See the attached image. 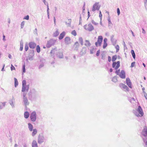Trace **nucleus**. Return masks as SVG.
Returning <instances> with one entry per match:
<instances>
[{"mask_svg":"<svg viewBox=\"0 0 147 147\" xmlns=\"http://www.w3.org/2000/svg\"><path fill=\"white\" fill-rule=\"evenodd\" d=\"M112 80L114 82H116L117 81V77L116 76H114L112 79Z\"/></svg>","mask_w":147,"mask_h":147,"instance_id":"nucleus-36","label":"nucleus"},{"mask_svg":"<svg viewBox=\"0 0 147 147\" xmlns=\"http://www.w3.org/2000/svg\"><path fill=\"white\" fill-rule=\"evenodd\" d=\"M111 17L109 16H108V26H110L112 25V23L111 21Z\"/></svg>","mask_w":147,"mask_h":147,"instance_id":"nucleus-27","label":"nucleus"},{"mask_svg":"<svg viewBox=\"0 0 147 147\" xmlns=\"http://www.w3.org/2000/svg\"><path fill=\"white\" fill-rule=\"evenodd\" d=\"M32 147H38V144L36 141L34 140L32 143Z\"/></svg>","mask_w":147,"mask_h":147,"instance_id":"nucleus-22","label":"nucleus"},{"mask_svg":"<svg viewBox=\"0 0 147 147\" xmlns=\"http://www.w3.org/2000/svg\"><path fill=\"white\" fill-rule=\"evenodd\" d=\"M59 34V32L57 30L53 34V36L54 37H56L58 36Z\"/></svg>","mask_w":147,"mask_h":147,"instance_id":"nucleus-33","label":"nucleus"},{"mask_svg":"<svg viewBox=\"0 0 147 147\" xmlns=\"http://www.w3.org/2000/svg\"><path fill=\"white\" fill-rule=\"evenodd\" d=\"M28 45L30 48L32 49H34L36 46V44L33 42H30Z\"/></svg>","mask_w":147,"mask_h":147,"instance_id":"nucleus-18","label":"nucleus"},{"mask_svg":"<svg viewBox=\"0 0 147 147\" xmlns=\"http://www.w3.org/2000/svg\"><path fill=\"white\" fill-rule=\"evenodd\" d=\"M29 116V113L28 111H26L24 114V117L26 119H27L28 118Z\"/></svg>","mask_w":147,"mask_h":147,"instance_id":"nucleus-26","label":"nucleus"},{"mask_svg":"<svg viewBox=\"0 0 147 147\" xmlns=\"http://www.w3.org/2000/svg\"><path fill=\"white\" fill-rule=\"evenodd\" d=\"M22 72L23 73H25L26 72L25 65V63H24L22 65Z\"/></svg>","mask_w":147,"mask_h":147,"instance_id":"nucleus-40","label":"nucleus"},{"mask_svg":"<svg viewBox=\"0 0 147 147\" xmlns=\"http://www.w3.org/2000/svg\"><path fill=\"white\" fill-rule=\"evenodd\" d=\"M137 111L139 113H138V112L136 111L134 112V114L136 116L138 117H141L143 115L144 113L143 112L142 108L140 106H139L138 107V108L137 109Z\"/></svg>","mask_w":147,"mask_h":147,"instance_id":"nucleus-5","label":"nucleus"},{"mask_svg":"<svg viewBox=\"0 0 147 147\" xmlns=\"http://www.w3.org/2000/svg\"><path fill=\"white\" fill-rule=\"evenodd\" d=\"M115 48L116 49V52H118L119 50V46L118 45H117L115 47Z\"/></svg>","mask_w":147,"mask_h":147,"instance_id":"nucleus-48","label":"nucleus"},{"mask_svg":"<svg viewBox=\"0 0 147 147\" xmlns=\"http://www.w3.org/2000/svg\"><path fill=\"white\" fill-rule=\"evenodd\" d=\"M101 59L103 60H104L105 59V53L104 51L101 53Z\"/></svg>","mask_w":147,"mask_h":147,"instance_id":"nucleus-37","label":"nucleus"},{"mask_svg":"<svg viewBox=\"0 0 147 147\" xmlns=\"http://www.w3.org/2000/svg\"><path fill=\"white\" fill-rule=\"evenodd\" d=\"M102 15L101 13V11H99V17L100 18V21H101L102 19Z\"/></svg>","mask_w":147,"mask_h":147,"instance_id":"nucleus-45","label":"nucleus"},{"mask_svg":"<svg viewBox=\"0 0 147 147\" xmlns=\"http://www.w3.org/2000/svg\"><path fill=\"white\" fill-rule=\"evenodd\" d=\"M71 34L72 35L75 36L77 35V33L76 31L75 30L72 31L71 32Z\"/></svg>","mask_w":147,"mask_h":147,"instance_id":"nucleus-42","label":"nucleus"},{"mask_svg":"<svg viewBox=\"0 0 147 147\" xmlns=\"http://www.w3.org/2000/svg\"><path fill=\"white\" fill-rule=\"evenodd\" d=\"M23 103L24 105L26 107L27 106L29 105V102L27 98L23 99Z\"/></svg>","mask_w":147,"mask_h":147,"instance_id":"nucleus-15","label":"nucleus"},{"mask_svg":"<svg viewBox=\"0 0 147 147\" xmlns=\"http://www.w3.org/2000/svg\"><path fill=\"white\" fill-rule=\"evenodd\" d=\"M100 53V50H98L96 52V55L97 56H98L99 55Z\"/></svg>","mask_w":147,"mask_h":147,"instance_id":"nucleus-54","label":"nucleus"},{"mask_svg":"<svg viewBox=\"0 0 147 147\" xmlns=\"http://www.w3.org/2000/svg\"><path fill=\"white\" fill-rule=\"evenodd\" d=\"M111 60V57L110 56H109L108 57V61L109 62H110Z\"/></svg>","mask_w":147,"mask_h":147,"instance_id":"nucleus-63","label":"nucleus"},{"mask_svg":"<svg viewBox=\"0 0 147 147\" xmlns=\"http://www.w3.org/2000/svg\"><path fill=\"white\" fill-rule=\"evenodd\" d=\"M28 125L29 130L30 131H32L33 129V125L30 123H28Z\"/></svg>","mask_w":147,"mask_h":147,"instance_id":"nucleus-24","label":"nucleus"},{"mask_svg":"<svg viewBox=\"0 0 147 147\" xmlns=\"http://www.w3.org/2000/svg\"><path fill=\"white\" fill-rule=\"evenodd\" d=\"M6 102H4L0 103V109H2L5 107Z\"/></svg>","mask_w":147,"mask_h":147,"instance_id":"nucleus-25","label":"nucleus"},{"mask_svg":"<svg viewBox=\"0 0 147 147\" xmlns=\"http://www.w3.org/2000/svg\"><path fill=\"white\" fill-rule=\"evenodd\" d=\"M103 37L101 36H99L98 38L97 42L95 43V45L96 47L98 46H98H100L102 41Z\"/></svg>","mask_w":147,"mask_h":147,"instance_id":"nucleus-10","label":"nucleus"},{"mask_svg":"<svg viewBox=\"0 0 147 147\" xmlns=\"http://www.w3.org/2000/svg\"><path fill=\"white\" fill-rule=\"evenodd\" d=\"M42 1L45 4V5H47V7L48 8V3L46 2V0H42Z\"/></svg>","mask_w":147,"mask_h":147,"instance_id":"nucleus-53","label":"nucleus"},{"mask_svg":"<svg viewBox=\"0 0 147 147\" xmlns=\"http://www.w3.org/2000/svg\"><path fill=\"white\" fill-rule=\"evenodd\" d=\"M126 83L127 85L131 88H132V83L131 80L129 78H127L126 79Z\"/></svg>","mask_w":147,"mask_h":147,"instance_id":"nucleus-14","label":"nucleus"},{"mask_svg":"<svg viewBox=\"0 0 147 147\" xmlns=\"http://www.w3.org/2000/svg\"><path fill=\"white\" fill-rule=\"evenodd\" d=\"M29 85L26 86H22V92H25V91L27 92L29 89Z\"/></svg>","mask_w":147,"mask_h":147,"instance_id":"nucleus-16","label":"nucleus"},{"mask_svg":"<svg viewBox=\"0 0 147 147\" xmlns=\"http://www.w3.org/2000/svg\"><path fill=\"white\" fill-rule=\"evenodd\" d=\"M117 58V55L113 56L112 57V61H113L112 63V67L115 68V69L116 70H117L120 66V61H118L117 62L114 61L116 60Z\"/></svg>","mask_w":147,"mask_h":147,"instance_id":"nucleus-3","label":"nucleus"},{"mask_svg":"<svg viewBox=\"0 0 147 147\" xmlns=\"http://www.w3.org/2000/svg\"><path fill=\"white\" fill-rule=\"evenodd\" d=\"M120 72V69H119L115 71V73L117 74V75H119V73Z\"/></svg>","mask_w":147,"mask_h":147,"instance_id":"nucleus-50","label":"nucleus"},{"mask_svg":"<svg viewBox=\"0 0 147 147\" xmlns=\"http://www.w3.org/2000/svg\"><path fill=\"white\" fill-rule=\"evenodd\" d=\"M85 2L84 3V5L83 6V7H82V9H83V12L84 11H85Z\"/></svg>","mask_w":147,"mask_h":147,"instance_id":"nucleus-60","label":"nucleus"},{"mask_svg":"<svg viewBox=\"0 0 147 147\" xmlns=\"http://www.w3.org/2000/svg\"><path fill=\"white\" fill-rule=\"evenodd\" d=\"M68 23L66 22L65 24L67 26H70L71 25V19H69L68 20Z\"/></svg>","mask_w":147,"mask_h":147,"instance_id":"nucleus-28","label":"nucleus"},{"mask_svg":"<svg viewBox=\"0 0 147 147\" xmlns=\"http://www.w3.org/2000/svg\"><path fill=\"white\" fill-rule=\"evenodd\" d=\"M29 19V16L28 15L25 16L24 18V19H25L27 20H28Z\"/></svg>","mask_w":147,"mask_h":147,"instance_id":"nucleus-51","label":"nucleus"},{"mask_svg":"<svg viewBox=\"0 0 147 147\" xmlns=\"http://www.w3.org/2000/svg\"><path fill=\"white\" fill-rule=\"evenodd\" d=\"M14 79V86L15 87H16L18 85V82L17 79L16 78H15Z\"/></svg>","mask_w":147,"mask_h":147,"instance_id":"nucleus-32","label":"nucleus"},{"mask_svg":"<svg viewBox=\"0 0 147 147\" xmlns=\"http://www.w3.org/2000/svg\"><path fill=\"white\" fill-rule=\"evenodd\" d=\"M91 44L89 41L88 40H85V45L87 47H89L91 45Z\"/></svg>","mask_w":147,"mask_h":147,"instance_id":"nucleus-29","label":"nucleus"},{"mask_svg":"<svg viewBox=\"0 0 147 147\" xmlns=\"http://www.w3.org/2000/svg\"><path fill=\"white\" fill-rule=\"evenodd\" d=\"M24 24H25L24 22V21H22V22L21 23V28H23L24 26Z\"/></svg>","mask_w":147,"mask_h":147,"instance_id":"nucleus-47","label":"nucleus"},{"mask_svg":"<svg viewBox=\"0 0 147 147\" xmlns=\"http://www.w3.org/2000/svg\"><path fill=\"white\" fill-rule=\"evenodd\" d=\"M34 55V50H30L29 51V55L27 57V58L26 59V61L27 62L28 61V60L32 61L33 60V56Z\"/></svg>","mask_w":147,"mask_h":147,"instance_id":"nucleus-7","label":"nucleus"},{"mask_svg":"<svg viewBox=\"0 0 147 147\" xmlns=\"http://www.w3.org/2000/svg\"><path fill=\"white\" fill-rule=\"evenodd\" d=\"M79 47V44L78 42H76L74 44V47L75 48V49L76 51L78 50V48Z\"/></svg>","mask_w":147,"mask_h":147,"instance_id":"nucleus-23","label":"nucleus"},{"mask_svg":"<svg viewBox=\"0 0 147 147\" xmlns=\"http://www.w3.org/2000/svg\"><path fill=\"white\" fill-rule=\"evenodd\" d=\"M79 40L80 43L83 42V39H82V38L81 37H80L79 38Z\"/></svg>","mask_w":147,"mask_h":147,"instance_id":"nucleus-56","label":"nucleus"},{"mask_svg":"<svg viewBox=\"0 0 147 147\" xmlns=\"http://www.w3.org/2000/svg\"><path fill=\"white\" fill-rule=\"evenodd\" d=\"M119 76L122 79L125 78V71L123 70H121Z\"/></svg>","mask_w":147,"mask_h":147,"instance_id":"nucleus-17","label":"nucleus"},{"mask_svg":"<svg viewBox=\"0 0 147 147\" xmlns=\"http://www.w3.org/2000/svg\"><path fill=\"white\" fill-rule=\"evenodd\" d=\"M36 51L38 53H39L40 51V48L39 45H38L36 47Z\"/></svg>","mask_w":147,"mask_h":147,"instance_id":"nucleus-34","label":"nucleus"},{"mask_svg":"<svg viewBox=\"0 0 147 147\" xmlns=\"http://www.w3.org/2000/svg\"><path fill=\"white\" fill-rule=\"evenodd\" d=\"M29 100H35L36 98L37 93L34 89H31L28 94Z\"/></svg>","mask_w":147,"mask_h":147,"instance_id":"nucleus-1","label":"nucleus"},{"mask_svg":"<svg viewBox=\"0 0 147 147\" xmlns=\"http://www.w3.org/2000/svg\"><path fill=\"white\" fill-rule=\"evenodd\" d=\"M45 138L43 136L39 135L38 138V142L39 144H41L44 142Z\"/></svg>","mask_w":147,"mask_h":147,"instance_id":"nucleus-11","label":"nucleus"},{"mask_svg":"<svg viewBox=\"0 0 147 147\" xmlns=\"http://www.w3.org/2000/svg\"><path fill=\"white\" fill-rule=\"evenodd\" d=\"M28 49V47L27 45H26L25 47V50L26 51H27Z\"/></svg>","mask_w":147,"mask_h":147,"instance_id":"nucleus-49","label":"nucleus"},{"mask_svg":"<svg viewBox=\"0 0 147 147\" xmlns=\"http://www.w3.org/2000/svg\"><path fill=\"white\" fill-rule=\"evenodd\" d=\"M9 103L12 107V108H13L14 107V105L13 103V101L12 100H10L9 101Z\"/></svg>","mask_w":147,"mask_h":147,"instance_id":"nucleus-38","label":"nucleus"},{"mask_svg":"<svg viewBox=\"0 0 147 147\" xmlns=\"http://www.w3.org/2000/svg\"><path fill=\"white\" fill-rule=\"evenodd\" d=\"M36 116L37 115L36 112L35 111L32 112L30 116L31 121L33 122L36 121Z\"/></svg>","mask_w":147,"mask_h":147,"instance_id":"nucleus-8","label":"nucleus"},{"mask_svg":"<svg viewBox=\"0 0 147 147\" xmlns=\"http://www.w3.org/2000/svg\"><path fill=\"white\" fill-rule=\"evenodd\" d=\"M84 28L86 30L89 32H91L94 29L93 26L90 24H89L88 25L86 24L84 25Z\"/></svg>","mask_w":147,"mask_h":147,"instance_id":"nucleus-9","label":"nucleus"},{"mask_svg":"<svg viewBox=\"0 0 147 147\" xmlns=\"http://www.w3.org/2000/svg\"><path fill=\"white\" fill-rule=\"evenodd\" d=\"M26 86V81L25 80H23L22 82V86Z\"/></svg>","mask_w":147,"mask_h":147,"instance_id":"nucleus-46","label":"nucleus"},{"mask_svg":"<svg viewBox=\"0 0 147 147\" xmlns=\"http://www.w3.org/2000/svg\"><path fill=\"white\" fill-rule=\"evenodd\" d=\"M56 53V55L59 58H63V55L62 51H58L57 52L56 49L55 48L51 51L50 52L52 56L55 53Z\"/></svg>","mask_w":147,"mask_h":147,"instance_id":"nucleus-4","label":"nucleus"},{"mask_svg":"<svg viewBox=\"0 0 147 147\" xmlns=\"http://www.w3.org/2000/svg\"><path fill=\"white\" fill-rule=\"evenodd\" d=\"M92 24H94L95 25H96L98 24V23H96V22H95L94 21V20H92Z\"/></svg>","mask_w":147,"mask_h":147,"instance_id":"nucleus-57","label":"nucleus"},{"mask_svg":"<svg viewBox=\"0 0 147 147\" xmlns=\"http://www.w3.org/2000/svg\"><path fill=\"white\" fill-rule=\"evenodd\" d=\"M117 13L118 15H119L120 13V9L119 8H118L117 9Z\"/></svg>","mask_w":147,"mask_h":147,"instance_id":"nucleus-59","label":"nucleus"},{"mask_svg":"<svg viewBox=\"0 0 147 147\" xmlns=\"http://www.w3.org/2000/svg\"><path fill=\"white\" fill-rule=\"evenodd\" d=\"M114 36L112 35L111 37V40L113 45H115L116 43V40L114 38Z\"/></svg>","mask_w":147,"mask_h":147,"instance_id":"nucleus-19","label":"nucleus"},{"mask_svg":"<svg viewBox=\"0 0 147 147\" xmlns=\"http://www.w3.org/2000/svg\"><path fill=\"white\" fill-rule=\"evenodd\" d=\"M135 64V62H132L131 63V65L130 66V67H134V66Z\"/></svg>","mask_w":147,"mask_h":147,"instance_id":"nucleus-58","label":"nucleus"},{"mask_svg":"<svg viewBox=\"0 0 147 147\" xmlns=\"http://www.w3.org/2000/svg\"><path fill=\"white\" fill-rule=\"evenodd\" d=\"M15 69L13 65L12 64L11 65V71H12L13 70H15Z\"/></svg>","mask_w":147,"mask_h":147,"instance_id":"nucleus-55","label":"nucleus"},{"mask_svg":"<svg viewBox=\"0 0 147 147\" xmlns=\"http://www.w3.org/2000/svg\"><path fill=\"white\" fill-rule=\"evenodd\" d=\"M107 46V43H104L103 45V48L104 49H105L106 48V47Z\"/></svg>","mask_w":147,"mask_h":147,"instance_id":"nucleus-52","label":"nucleus"},{"mask_svg":"<svg viewBox=\"0 0 147 147\" xmlns=\"http://www.w3.org/2000/svg\"><path fill=\"white\" fill-rule=\"evenodd\" d=\"M23 49V42H20V51H22Z\"/></svg>","mask_w":147,"mask_h":147,"instance_id":"nucleus-41","label":"nucleus"},{"mask_svg":"<svg viewBox=\"0 0 147 147\" xmlns=\"http://www.w3.org/2000/svg\"><path fill=\"white\" fill-rule=\"evenodd\" d=\"M34 33L35 34H37V28H36L34 31Z\"/></svg>","mask_w":147,"mask_h":147,"instance_id":"nucleus-61","label":"nucleus"},{"mask_svg":"<svg viewBox=\"0 0 147 147\" xmlns=\"http://www.w3.org/2000/svg\"><path fill=\"white\" fill-rule=\"evenodd\" d=\"M119 87L121 88H123L125 91H129V88L127 86L123 84V83H121L119 85Z\"/></svg>","mask_w":147,"mask_h":147,"instance_id":"nucleus-13","label":"nucleus"},{"mask_svg":"<svg viewBox=\"0 0 147 147\" xmlns=\"http://www.w3.org/2000/svg\"><path fill=\"white\" fill-rule=\"evenodd\" d=\"M144 95L145 97L146 100L147 99V94L146 92L144 93Z\"/></svg>","mask_w":147,"mask_h":147,"instance_id":"nucleus-64","label":"nucleus"},{"mask_svg":"<svg viewBox=\"0 0 147 147\" xmlns=\"http://www.w3.org/2000/svg\"><path fill=\"white\" fill-rule=\"evenodd\" d=\"M49 6L48 5V8L47 9V14L48 18L49 19L50 16H49Z\"/></svg>","mask_w":147,"mask_h":147,"instance_id":"nucleus-43","label":"nucleus"},{"mask_svg":"<svg viewBox=\"0 0 147 147\" xmlns=\"http://www.w3.org/2000/svg\"><path fill=\"white\" fill-rule=\"evenodd\" d=\"M141 136L145 143L144 146L147 147V127L144 126L141 133Z\"/></svg>","mask_w":147,"mask_h":147,"instance_id":"nucleus-2","label":"nucleus"},{"mask_svg":"<svg viewBox=\"0 0 147 147\" xmlns=\"http://www.w3.org/2000/svg\"><path fill=\"white\" fill-rule=\"evenodd\" d=\"M144 7L146 10H147V0H144Z\"/></svg>","mask_w":147,"mask_h":147,"instance_id":"nucleus-39","label":"nucleus"},{"mask_svg":"<svg viewBox=\"0 0 147 147\" xmlns=\"http://www.w3.org/2000/svg\"><path fill=\"white\" fill-rule=\"evenodd\" d=\"M44 66L43 63L41 64L39 66V68L40 69Z\"/></svg>","mask_w":147,"mask_h":147,"instance_id":"nucleus-62","label":"nucleus"},{"mask_svg":"<svg viewBox=\"0 0 147 147\" xmlns=\"http://www.w3.org/2000/svg\"><path fill=\"white\" fill-rule=\"evenodd\" d=\"M65 32H62L60 35L59 37V40H61L62 39L64 36L65 35Z\"/></svg>","mask_w":147,"mask_h":147,"instance_id":"nucleus-20","label":"nucleus"},{"mask_svg":"<svg viewBox=\"0 0 147 147\" xmlns=\"http://www.w3.org/2000/svg\"><path fill=\"white\" fill-rule=\"evenodd\" d=\"M33 132L32 133V136H34L37 134V131L36 129H33Z\"/></svg>","mask_w":147,"mask_h":147,"instance_id":"nucleus-31","label":"nucleus"},{"mask_svg":"<svg viewBox=\"0 0 147 147\" xmlns=\"http://www.w3.org/2000/svg\"><path fill=\"white\" fill-rule=\"evenodd\" d=\"M100 6H99V3H96L93 5L92 10L93 12L95 11L96 10H98L100 9Z\"/></svg>","mask_w":147,"mask_h":147,"instance_id":"nucleus-12","label":"nucleus"},{"mask_svg":"<svg viewBox=\"0 0 147 147\" xmlns=\"http://www.w3.org/2000/svg\"><path fill=\"white\" fill-rule=\"evenodd\" d=\"M70 38L69 37H66L65 38V42L67 44H69L70 43Z\"/></svg>","mask_w":147,"mask_h":147,"instance_id":"nucleus-21","label":"nucleus"},{"mask_svg":"<svg viewBox=\"0 0 147 147\" xmlns=\"http://www.w3.org/2000/svg\"><path fill=\"white\" fill-rule=\"evenodd\" d=\"M96 48L95 47H92V49H90V53L93 54L95 53L96 51Z\"/></svg>","mask_w":147,"mask_h":147,"instance_id":"nucleus-30","label":"nucleus"},{"mask_svg":"<svg viewBox=\"0 0 147 147\" xmlns=\"http://www.w3.org/2000/svg\"><path fill=\"white\" fill-rule=\"evenodd\" d=\"M56 41V40L53 39H51L47 41L46 45L47 47L49 48L53 46L55 44Z\"/></svg>","mask_w":147,"mask_h":147,"instance_id":"nucleus-6","label":"nucleus"},{"mask_svg":"<svg viewBox=\"0 0 147 147\" xmlns=\"http://www.w3.org/2000/svg\"><path fill=\"white\" fill-rule=\"evenodd\" d=\"M131 53L133 58L135 59L136 57V55L134 50H131Z\"/></svg>","mask_w":147,"mask_h":147,"instance_id":"nucleus-35","label":"nucleus"},{"mask_svg":"<svg viewBox=\"0 0 147 147\" xmlns=\"http://www.w3.org/2000/svg\"><path fill=\"white\" fill-rule=\"evenodd\" d=\"M23 93L22 94V95L23 96V98H27V97H26V93H25V92H23Z\"/></svg>","mask_w":147,"mask_h":147,"instance_id":"nucleus-44","label":"nucleus"}]
</instances>
